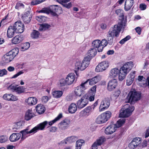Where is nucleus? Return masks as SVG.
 <instances>
[{"label":"nucleus","instance_id":"obj_1","mask_svg":"<svg viewBox=\"0 0 149 149\" xmlns=\"http://www.w3.org/2000/svg\"><path fill=\"white\" fill-rule=\"evenodd\" d=\"M133 66V63L130 61L125 63L120 69L116 68L112 69L110 71L109 77L110 78H114L118 75L119 80L122 81Z\"/></svg>","mask_w":149,"mask_h":149},{"label":"nucleus","instance_id":"obj_2","mask_svg":"<svg viewBox=\"0 0 149 149\" xmlns=\"http://www.w3.org/2000/svg\"><path fill=\"white\" fill-rule=\"evenodd\" d=\"M125 25L126 23L124 21L122 20L109 29L107 36V42L109 45H111L113 44V38L114 37H118L121 29L124 28Z\"/></svg>","mask_w":149,"mask_h":149},{"label":"nucleus","instance_id":"obj_3","mask_svg":"<svg viewBox=\"0 0 149 149\" xmlns=\"http://www.w3.org/2000/svg\"><path fill=\"white\" fill-rule=\"evenodd\" d=\"M47 121H44L38 125L30 131H29L27 129L22 130L20 132V133L22 134V136L21 137V140L23 141L28 136L29 134L33 133H34L39 130H42L45 128V126L47 124Z\"/></svg>","mask_w":149,"mask_h":149},{"label":"nucleus","instance_id":"obj_4","mask_svg":"<svg viewBox=\"0 0 149 149\" xmlns=\"http://www.w3.org/2000/svg\"><path fill=\"white\" fill-rule=\"evenodd\" d=\"M19 51L18 48H14L5 54L2 58L4 63H8L12 61L17 55Z\"/></svg>","mask_w":149,"mask_h":149},{"label":"nucleus","instance_id":"obj_5","mask_svg":"<svg viewBox=\"0 0 149 149\" xmlns=\"http://www.w3.org/2000/svg\"><path fill=\"white\" fill-rule=\"evenodd\" d=\"M141 97V94L137 92L131 91L128 94L125 99V102L134 104L135 102L139 100Z\"/></svg>","mask_w":149,"mask_h":149},{"label":"nucleus","instance_id":"obj_6","mask_svg":"<svg viewBox=\"0 0 149 149\" xmlns=\"http://www.w3.org/2000/svg\"><path fill=\"white\" fill-rule=\"evenodd\" d=\"M125 118H121L117 121L116 124L114 125H110L108 126L105 129V133L107 134H112L115 131L116 128L120 127L125 123Z\"/></svg>","mask_w":149,"mask_h":149},{"label":"nucleus","instance_id":"obj_7","mask_svg":"<svg viewBox=\"0 0 149 149\" xmlns=\"http://www.w3.org/2000/svg\"><path fill=\"white\" fill-rule=\"evenodd\" d=\"M134 109L133 106H130L129 104H126L121 109L119 116L120 117H128L131 115Z\"/></svg>","mask_w":149,"mask_h":149},{"label":"nucleus","instance_id":"obj_8","mask_svg":"<svg viewBox=\"0 0 149 149\" xmlns=\"http://www.w3.org/2000/svg\"><path fill=\"white\" fill-rule=\"evenodd\" d=\"M111 112L107 111L99 115L96 118V122L99 124H101L106 122L111 117Z\"/></svg>","mask_w":149,"mask_h":149},{"label":"nucleus","instance_id":"obj_9","mask_svg":"<svg viewBox=\"0 0 149 149\" xmlns=\"http://www.w3.org/2000/svg\"><path fill=\"white\" fill-rule=\"evenodd\" d=\"M108 43L107 40L105 39L102 40L101 41L99 40H96L92 42V45L94 48H97L98 52H101Z\"/></svg>","mask_w":149,"mask_h":149},{"label":"nucleus","instance_id":"obj_10","mask_svg":"<svg viewBox=\"0 0 149 149\" xmlns=\"http://www.w3.org/2000/svg\"><path fill=\"white\" fill-rule=\"evenodd\" d=\"M87 81L82 82L80 85L74 89L75 95L77 96H80L84 94L85 90L86 89Z\"/></svg>","mask_w":149,"mask_h":149},{"label":"nucleus","instance_id":"obj_11","mask_svg":"<svg viewBox=\"0 0 149 149\" xmlns=\"http://www.w3.org/2000/svg\"><path fill=\"white\" fill-rule=\"evenodd\" d=\"M60 9L61 8L57 5H53L50 6L49 9H43L40 10L39 12L48 14L50 13L53 15L56 16V13L57 12L58 10H60Z\"/></svg>","mask_w":149,"mask_h":149},{"label":"nucleus","instance_id":"obj_12","mask_svg":"<svg viewBox=\"0 0 149 149\" xmlns=\"http://www.w3.org/2000/svg\"><path fill=\"white\" fill-rule=\"evenodd\" d=\"M8 89L13 92H15L17 94H20L24 93L25 89L22 86H18L11 84L8 87Z\"/></svg>","mask_w":149,"mask_h":149},{"label":"nucleus","instance_id":"obj_13","mask_svg":"<svg viewBox=\"0 0 149 149\" xmlns=\"http://www.w3.org/2000/svg\"><path fill=\"white\" fill-rule=\"evenodd\" d=\"M109 62L108 61H103L96 66L95 71L97 72H102L105 70L109 66Z\"/></svg>","mask_w":149,"mask_h":149},{"label":"nucleus","instance_id":"obj_14","mask_svg":"<svg viewBox=\"0 0 149 149\" xmlns=\"http://www.w3.org/2000/svg\"><path fill=\"white\" fill-rule=\"evenodd\" d=\"M13 26L16 31V33H21L24 31V25L20 21L15 22Z\"/></svg>","mask_w":149,"mask_h":149},{"label":"nucleus","instance_id":"obj_15","mask_svg":"<svg viewBox=\"0 0 149 149\" xmlns=\"http://www.w3.org/2000/svg\"><path fill=\"white\" fill-rule=\"evenodd\" d=\"M110 104V102L109 99H104L101 102L99 108V111L100 112L104 111L108 108Z\"/></svg>","mask_w":149,"mask_h":149},{"label":"nucleus","instance_id":"obj_16","mask_svg":"<svg viewBox=\"0 0 149 149\" xmlns=\"http://www.w3.org/2000/svg\"><path fill=\"white\" fill-rule=\"evenodd\" d=\"M118 84V81L116 79H113L111 80L108 83L107 90L110 91H113L117 86Z\"/></svg>","mask_w":149,"mask_h":149},{"label":"nucleus","instance_id":"obj_17","mask_svg":"<svg viewBox=\"0 0 149 149\" xmlns=\"http://www.w3.org/2000/svg\"><path fill=\"white\" fill-rule=\"evenodd\" d=\"M88 99L84 97H82L80 100H79L77 103L78 108L82 109L86 106L88 104Z\"/></svg>","mask_w":149,"mask_h":149},{"label":"nucleus","instance_id":"obj_18","mask_svg":"<svg viewBox=\"0 0 149 149\" xmlns=\"http://www.w3.org/2000/svg\"><path fill=\"white\" fill-rule=\"evenodd\" d=\"M70 123V120L65 119L58 124L59 128L62 130H65L68 128Z\"/></svg>","mask_w":149,"mask_h":149},{"label":"nucleus","instance_id":"obj_19","mask_svg":"<svg viewBox=\"0 0 149 149\" xmlns=\"http://www.w3.org/2000/svg\"><path fill=\"white\" fill-rule=\"evenodd\" d=\"M75 78V76L73 73H71L69 74L65 78L66 82L68 85L72 84L74 81Z\"/></svg>","mask_w":149,"mask_h":149},{"label":"nucleus","instance_id":"obj_20","mask_svg":"<svg viewBox=\"0 0 149 149\" xmlns=\"http://www.w3.org/2000/svg\"><path fill=\"white\" fill-rule=\"evenodd\" d=\"M135 71H132L127 76L126 80V84L127 86H130L132 84L134 80Z\"/></svg>","mask_w":149,"mask_h":149},{"label":"nucleus","instance_id":"obj_21","mask_svg":"<svg viewBox=\"0 0 149 149\" xmlns=\"http://www.w3.org/2000/svg\"><path fill=\"white\" fill-rule=\"evenodd\" d=\"M93 111L92 107L88 106L81 111L80 112V115L82 116L87 117Z\"/></svg>","mask_w":149,"mask_h":149},{"label":"nucleus","instance_id":"obj_22","mask_svg":"<svg viewBox=\"0 0 149 149\" xmlns=\"http://www.w3.org/2000/svg\"><path fill=\"white\" fill-rule=\"evenodd\" d=\"M90 61V58L89 56H86L84 58L83 61L81 62L82 70H85L88 66Z\"/></svg>","mask_w":149,"mask_h":149},{"label":"nucleus","instance_id":"obj_23","mask_svg":"<svg viewBox=\"0 0 149 149\" xmlns=\"http://www.w3.org/2000/svg\"><path fill=\"white\" fill-rule=\"evenodd\" d=\"M3 98L6 100L11 101H15L18 100L17 97L12 94L6 93L3 96Z\"/></svg>","mask_w":149,"mask_h":149},{"label":"nucleus","instance_id":"obj_24","mask_svg":"<svg viewBox=\"0 0 149 149\" xmlns=\"http://www.w3.org/2000/svg\"><path fill=\"white\" fill-rule=\"evenodd\" d=\"M21 135L19 133H13L9 137V139L11 142H15L18 141L21 137Z\"/></svg>","mask_w":149,"mask_h":149},{"label":"nucleus","instance_id":"obj_25","mask_svg":"<svg viewBox=\"0 0 149 149\" xmlns=\"http://www.w3.org/2000/svg\"><path fill=\"white\" fill-rule=\"evenodd\" d=\"M101 79V77L100 76H96L91 79H88L86 81H87L86 84L89 81V84L91 85L95 84L100 81Z\"/></svg>","mask_w":149,"mask_h":149},{"label":"nucleus","instance_id":"obj_26","mask_svg":"<svg viewBox=\"0 0 149 149\" xmlns=\"http://www.w3.org/2000/svg\"><path fill=\"white\" fill-rule=\"evenodd\" d=\"M37 99L34 97H30L25 100V102L30 106L35 105L37 103Z\"/></svg>","mask_w":149,"mask_h":149},{"label":"nucleus","instance_id":"obj_27","mask_svg":"<svg viewBox=\"0 0 149 149\" xmlns=\"http://www.w3.org/2000/svg\"><path fill=\"white\" fill-rule=\"evenodd\" d=\"M31 18V15L29 11L25 12L22 17V20L26 23H28L30 22Z\"/></svg>","mask_w":149,"mask_h":149},{"label":"nucleus","instance_id":"obj_28","mask_svg":"<svg viewBox=\"0 0 149 149\" xmlns=\"http://www.w3.org/2000/svg\"><path fill=\"white\" fill-rule=\"evenodd\" d=\"M77 137L75 136L68 137L62 141L61 142L63 143L67 144L68 142L72 143L75 142L77 139Z\"/></svg>","mask_w":149,"mask_h":149},{"label":"nucleus","instance_id":"obj_29","mask_svg":"<svg viewBox=\"0 0 149 149\" xmlns=\"http://www.w3.org/2000/svg\"><path fill=\"white\" fill-rule=\"evenodd\" d=\"M70 1V0H59V2L64 7L67 8H69L72 6V2H70L67 3Z\"/></svg>","mask_w":149,"mask_h":149},{"label":"nucleus","instance_id":"obj_30","mask_svg":"<svg viewBox=\"0 0 149 149\" xmlns=\"http://www.w3.org/2000/svg\"><path fill=\"white\" fill-rule=\"evenodd\" d=\"M16 31L14 29L13 26H10L8 28L7 32V36L8 38H11L13 37Z\"/></svg>","mask_w":149,"mask_h":149},{"label":"nucleus","instance_id":"obj_31","mask_svg":"<svg viewBox=\"0 0 149 149\" xmlns=\"http://www.w3.org/2000/svg\"><path fill=\"white\" fill-rule=\"evenodd\" d=\"M23 40V37L21 35H17L12 39V43L15 45L18 44Z\"/></svg>","mask_w":149,"mask_h":149},{"label":"nucleus","instance_id":"obj_32","mask_svg":"<svg viewBox=\"0 0 149 149\" xmlns=\"http://www.w3.org/2000/svg\"><path fill=\"white\" fill-rule=\"evenodd\" d=\"M134 3V0H126L124 7L125 11H127L130 10Z\"/></svg>","mask_w":149,"mask_h":149},{"label":"nucleus","instance_id":"obj_33","mask_svg":"<svg viewBox=\"0 0 149 149\" xmlns=\"http://www.w3.org/2000/svg\"><path fill=\"white\" fill-rule=\"evenodd\" d=\"M34 114L31 109L28 110L26 113L25 119L26 120H30L34 116Z\"/></svg>","mask_w":149,"mask_h":149},{"label":"nucleus","instance_id":"obj_34","mask_svg":"<svg viewBox=\"0 0 149 149\" xmlns=\"http://www.w3.org/2000/svg\"><path fill=\"white\" fill-rule=\"evenodd\" d=\"M77 109L76 104L74 103L71 104L69 106L68 111L69 113L72 114L74 113Z\"/></svg>","mask_w":149,"mask_h":149},{"label":"nucleus","instance_id":"obj_35","mask_svg":"<svg viewBox=\"0 0 149 149\" xmlns=\"http://www.w3.org/2000/svg\"><path fill=\"white\" fill-rule=\"evenodd\" d=\"M36 108V111L39 114L43 113L45 111V108L42 104H38Z\"/></svg>","mask_w":149,"mask_h":149},{"label":"nucleus","instance_id":"obj_36","mask_svg":"<svg viewBox=\"0 0 149 149\" xmlns=\"http://www.w3.org/2000/svg\"><path fill=\"white\" fill-rule=\"evenodd\" d=\"M63 94V91L59 90L54 91L52 93L53 97L56 98L60 97Z\"/></svg>","mask_w":149,"mask_h":149},{"label":"nucleus","instance_id":"obj_37","mask_svg":"<svg viewBox=\"0 0 149 149\" xmlns=\"http://www.w3.org/2000/svg\"><path fill=\"white\" fill-rule=\"evenodd\" d=\"M97 53V51L95 48H91L87 52L88 55L87 56H89L90 57L91 60V57L95 56Z\"/></svg>","mask_w":149,"mask_h":149},{"label":"nucleus","instance_id":"obj_38","mask_svg":"<svg viewBox=\"0 0 149 149\" xmlns=\"http://www.w3.org/2000/svg\"><path fill=\"white\" fill-rule=\"evenodd\" d=\"M62 114L61 113H60L54 120L49 122L46 121L47 122V123L46 125H45V127L47 125L48 123V125L49 126L52 125L53 124L56 123V121L62 118Z\"/></svg>","mask_w":149,"mask_h":149},{"label":"nucleus","instance_id":"obj_39","mask_svg":"<svg viewBox=\"0 0 149 149\" xmlns=\"http://www.w3.org/2000/svg\"><path fill=\"white\" fill-rule=\"evenodd\" d=\"M66 79L64 78L60 79L58 83V85L59 87H62L68 85Z\"/></svg>","mask_w":149,"mask_h":149},{"label":"nucleus","instance_id":"obj_40","mask_svg":"<svg viewBox=\"0 0 149 149\" xmlns=\"http://www.w3.org/2000/svg\"><path fill=\"white\" fill-rule=\"evenodd\" d=\"M106 140V139L104 136H101L94 143L98 146L101 145Z\"/></svg>","mask_w":149,"mask_h":149},{"label":"nucleus","instance_id":"obj_41","mask_svg":"<svg viewBox=\"0 0 149 149\" xmlns=\"http://www.w3.org/2000/svg\"><path fill=\"white\" fill-rule=\"evenodd\" d=\"M31 37L33 39H37L39 37L40 33L39 31L36 30H33L31 34Z\"/></svg>","mask_w":149,"mask_h":149},{"label":"nucleus","instance_id":"obj_42","mask_svg":"<svg viewBox=\"0 0 149 149\" xmlns=\"http://www.w3.org/2000/svg\"><path fill=\"white\" fill-rule=\"evenodd\" d=\"M22 121H19L15 123L13 127V130H18L21 128L23 125Z\"/></svg>","mask_w":149,"mask_h":149},{"label":"nucleus","instance_id":"obj_43","mask_svg":"<svg viewBox=\"0 0 149 149\" xmlns=\"http://www.w3.org/2000/svg\"><path fill=\"white\" fill-rule=\"evenodd\" d=\"M132 141H134V142L136 143V145L137 146L141 147V143L142 142L141 139L139 137H136L134 138Z\"/></svg>","mask_w":149,"mask_h":149},{"label":"nucleus","instance_id":"obj_44","mask_svg":"<svg viewBox=\"0 0 149 149\" xmlns=\"http://www.w3.org/2000/svg\"><path fill=\"white\" fill-rule=\"evenodd\" d=\"M50 26L47 24H44L40 25L39 28V30L40 31H43L49 28Z\"/></svg>","mask_w":149,"mask_h":149},{"label":"nucleus","instance_id":"obj_45","mask_svg":"<svg viewBox=\"0 0 149 149\" xmlns=\"http://www.w3.org/2000/svg\"><path fill=\"white\" fill-rule=\"evenodd\" d=\"M81 67V61H77L75 65V69L77 70H82Z\"/></svg>","mask_w":149,"mask_h":149},{"label":"nucleus","instance_id":"obj_46","mask_svg":"<svg viewBox=\"0 0 149 149\" xmlns=\"http://www.w3.org/2000/svg\"><path fill=\"white\" fill-rule=\"evenodd\" d=\"M138 80L139 81H143V86H146L147 84V81H146V79L142 76L139 75L138 76Z\"/></svg>","mask_w":149,"mask_h":149},{"label":"nucleus","instance_id":"obj_47","mask_svg":"<svg viewBox=\"0 0 149 149\" xmlns=\"http://www.w3.org/2000/svg\"><path fill=\"white\" fill-rule=\"evenodd\" d=\"M84 141L83 139H79L76 142V147L81 148L83 144L84 143Z\"/></svg>","mask_w":149,"mask_h":149},{"label":"nucleus","instance_id":"obj_48","mask_svg":"<svg viewBox=\"0 0 149 149\" xmlns=\"http://www.w3.org/2000/svg\"><path fill=\"white\" fill-rule=\"evenodd\" d=\"M30 45V44L29 42H27L24 43L23 46L21 47V50L22 51H24L27 49L29 47Z\"/></svg>","mask_w":149,"mask_h":149},{"label":"nucleus","instance_id":"obj_49","mask_svg":"<svg viewBox=\"0 0 149 149\" xmlns=\"http://www.w3.org/2000/svg\"><path fill=\"white\" fill-rule=\"evenodd\" d=\"M24 8V5L22 3L20 2L17 3L15 6V8L18 10L22 8Z\"/></svg>","mask_w":149,"mask_h":149},{"label":"nucleus","instance_id":"obj_50","mask_svg":"<svg viewBox=\"0 0 149 149\" xmlns=\"http://www.w3.org/2000/svg\"><path fill=\"white\" fill-rule=\"evenodd\" d=\"M121 93V91L119 89L116 90L112 95L114 99H116L119 97Z\"/></svg>","mask_w":149,"mask_h":149},{"label":"nucleus","instance_id":"obj_51","mask_svg":"<svg viewBox=\"0 0 149 149\" xmlns=\"http://www.w3.org/2000/svg\"><path fill=\"white\" fill-rule=\"evenodd\" d=\"M8 139V137L6 135H2L0 136V142L4 143L6 142Z\"/></svg>","mask_w":149,"mask_h":149},{"label":"nucleus","instance_id":"obj_52","mask_svg":"<svg viewBox=\"0 0 149 149\" xmlns=\"http://www.w3.org/2000/svg\"><path fill=\"white\" fill-rule=\"evenodd\" d=\"M130 38L131 37L130 36H127L120 40L119 43L121 45H123L126 42L129 40Z\"/></svg>","mask_w":149,"mask_h":149},{"label":"nucleus","instance_id":"obj_53","mask_svg":"<svg viewBox=\"0 0 149 149\" xmlns=\"http://www.w3.org/2000/svg\"><path fill=\"white\" fill-rule=\"evenodd\" d=\"M128 147L131 149H134L136 148L137 146L136 145V143L132 140L129 144Z\"/></svg>","mask_w":149,"mask_h":149},{"label":"nucleus","instance_id":"obj_54","mask_svg":"<svg viewBox=\"0 0 149 149\" xmlns=\"http://www.w3.org/2000/svg\"><path fill=\"white\" fill-rule=\"evenodd\" d=\"M95 95H94L93 94L88 93L87 95L88 98H87L91 102L93 101L94 100Z\"/></svg>","mask_w":149,"mask_h":149},{"label":"nucleus","instance_id":"obj_55","mask_svg":"<svg viewBox=\"0 0 149 149\" xmlns=\"http://www.w3.org/2000/svg\"><path fill=\"white\" fill-rule=\"evenodd\" d=\"M96 86L95 85L93 86L91 88L90 90L89 91L88 93L90 94H93L94 95H95L96 92Z\"/></svg>","mask_w":149,"mask_h":149},{"label":"nucleus","instance_id":"obj_56","mask_svg":"<svg viewBox=\"0 0 149 149\" xmlns=\"http://www.w3.org/2000/svg\"><path fill=\"white\" fill-rule=\"evenodd\" d=\"M7 73V71L6 69H3L1 70L0 69V77H3L4 75H6Z\"/></svg>","mask_w":149,"mask_h":149},{"label":"nucleus","instance_id":"obj_57","mask_svg":"<svg viewBox=\"0 0 149 149\" xmlns=\"http://www.w3.org/2000/svg\"><path fill=\"white\" fill-rule=\"evenodd\" d=\"M45 18V17L43 15H40L38 16H37L36 17V20L38 22H42L44 21V18Z\"/></svg>","mask_w":149,"mask_h":149},{"label":"nucleus","instance_id":"obj_58","mask_svg":"<svg viewBox=\"0 0 149 149\" xmlns=\"http://www.w3.org/2000/svg\"><path fill=\"white\" fill-rule=\"evenodd\" d=\"M49 97L48 96H45L42 97L41 98V101L43 103H46L49 100Z\"/></svg>","mask_w":149,"mask_h":149},{"label":"nucleus","instance_id":"obj_59","mask_svg":"<svg viewBox=\"0 0 149 149\" xmlns=\"http://www.w3.org/2000/svg\"><path fill=\"white\" fill-rule=\"evenodd\" d=\"M116 13L119 16H121L123 15V10L120 9L116 10Z\"/></svg>","mask_w":149,"mask_h":149},{"label":"nucleus","instance_id":"obj_60","mask_svg":"<svg viewBox=\"0 0 149 149\" xmlns=\"http://www.w3.org/2000/svg\"><path fill=\"white\" fill-rule=\"evenodd\" d=\"M24 73V72L23 71V70H21L18 72H17V74H16L14 75L13 77H12V78H16L17 77H18L19 76L23 74Z\"/></svg>","mask_w":149,"mask_h":149},{"label":"nucleus","instance_id":"obj_61","mask_svg":"<svg viewBox=\"0 0 149 149\" xmlns=\"http://www.w3.org/2000/svg\"><path fill=\"white\" fill-rule=\"evenodd\" d=\"M139 8L141 10H144L146 9V6L144 3H141L140 4Z\"/></svg>","mask_w":149,"mask_h":149},{"label":"nucleus","instance_id":"obj_62","mask_svg":"<svg viewBox=\"0 0 149 149\" xmlns=\"http://www.w3.org/2000/svg\"><path fill=\"white\" fill-rule=\"evenodd\" d=\"M57 128L55 127H52L50 129V131L51 132H54L56 131Z\"/></svg>","mask_w":149,"mask_h":149},{"label":"nucleus","instance_id":"obj_63","mask_svg":"<svg viewBox=\"0 0 149 149\" xmlns=\"http://www.w3.org/2000/svg\"><path fill=\"white\" fill-rule=\"evenodd\" d=\"M136 32L139 34H140L141 33V29L139 27H137L135 29Z\"/></svg>","mask_w":149,"mask_h":149},{"label":"nucleus","instance_id":"obj_64","mask_svg":"<svg viewBox=\"0 0 149 149\" xmlns=\"http://www.w3.org/2000/svg\"><path fill=\"white\" fill-rule=\"evenodd\" d=\"M149 136V127L146 131V132L145 134V137L146 138L148 137Z\"/></svg>","mask_w":149,"mask_h":149}]
</instances>
